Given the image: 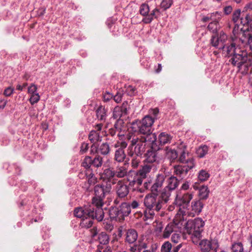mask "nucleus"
<instances>
[{"mask_svg": "<svg viewBox=\"0 0 252 252\" xmlns=\"http://www.w3.org/2000/svg\"><path fill=\"white\" fill-rule=\"evenodd\" d=\"M119 208L121 213L124 217L128 216L131 213V209L128 202H122L120 205Z\"/></svg>", "mask_w": 252, "mask_h": 252, "instance_id": "42", "label": "nucleus"}, {"mask_svg": "<svg viewBox=\"0 0 252 252\" xmlns=\"http://www.w3.org/2000/svg\"><path fill=\"white\" fill-rule=\"evenodd\" d=\"M74 215L76 217L81 219L89 217H95L98 221H102L104 218L102 208L95 207L92 203V205L75 208L74 210Z\"/></svg>", "mask_w": 252, "mask_h": 252, "instance_id": "1", "label": "nucleus"}, {"mask_svg": "<svg viewBox=\"0 0 252 252\" xmlns=\"http://www.w3.org/2000/svg\"><path fill=\"white\" fill-rule=\"evenodd\" d=\"M162 187L157 185L156 184H152L151 187V192L150 194L158 196V193L160 191Z\"/></svg>", "mask_w": 252, "mask_h": 252, "instance_id": "55", "label": "nucleus"}, {"mask_svg": "<svg viewBox=\"0 0 252 252\" xmlns=\"http://www.w3.org/2000/svg\"><path fill=\"white\" fill-rule=\"evenodd\" d=\"M172 136L166 132H161L158 136V142L159 145L162 146L166 144L170 143Z\"/></svg>", "mask_w": 252, "mask_h": 252, "instance_id": "34", "label": "nucleus"}, {"mask_svg": "<svg viewBox=\"0 0 252 252\" xmlns=\"http://www.w3.org/2000/svg\"><path fill=\"white\" fill-rule=\"evenodd\" d=\"M144 204L146 208L155 209L157 212L162 207V201L158 199V196L150 193L145 197Z\"/></svg>", "mask_w": 252, "mask_h": 252, "instance_id": "10", "label": "nucleus"}, {"mask_svg": "<svg viewBox=\"0 0 252 252\" xmlns=\"http://www.w3.org/2000/svg\"><path fill=\"white\" fill-rule=\"evenodd\" d=\"M220 14L219 12H216L215 13H213L211 14L210 16H205L202 18V21L204 22H206L209 21L210 20H214L215 19L214 17H218V19H220Z\"/></svg>", "mask_w": 252, "mask_h": 252, "instance_id": "54", "label": "nucleus"}, {"mask_svg": "<svg viewBox=\"0 0 252 252\" xmlns=\"http://www.w3.org/2000/svg\"><path fill=\"white\" fill-rule=\"evenodd\" d=\"M231 249L232 252H243L244 250L243 245L242 243H235L232 245Z\"/></svg>", "mask_w": 252, "mask_h": 252, "instance_id": "53", "label": "nucleus"}, {"mask_svg": "<svg viewBox=\"0 0 252 252\" xmlns=\"http://www.w3.org/2000/svg\"><path fill=\"white\" fill-rule=\"evenodd\" d=\"M159 113V109L158 108H155L153 109H150L149 110V115L150 116L152 117V118L154 119V121L157 119L158 115Z\"/></svg>", "mask_w": 252, "mask_h": 252, "instance_id": "60", "label": "nucleus"}, {"mask_svg": "<svg viewBox=\"0 0 252 252\" xmlns=\"http://www.w3.org/2000/svg\"><path fill=\"white\" fill-rule=\"evenodd\" d=\"M128 173L127 168L124 166H117L116 168L109 167L103 170L101 177L104 181H108L114 185L118 181L116 178L127 177Z\"/></svg>", "mask_w": 252, "mask_h": 252, "instance_id": "5", "label": "nucleus"}, {"mask_svg": "<svg viewBox=\"0 0 252 252\" xmlns=\"http://www.w3.org/2000/svg\"><path fill=\"white\" fill-rule=\"evenodd\" d=\"M139 12L140 14L144 17L142 22L144 24H148L151 23L154 18H157V14L159 12V10L156 8L149 13V5L147 3H143L139 7Z\"/></svg>", "mask_w": 252, "mask_h": 252, "instance_id": "9", "label": "nucleus"}, {"mask_svg": "<svg viewBox=\"0 0 252 252\" xmlns=\"http://www.w3.org/2000/svg\"><path fill=\"white\" fill-rule=\"evenodd\" d=\"M156 210L153 209H147L144 212L143 220H152L155 216V211Z\"/></svg>", "mask_w": 252, "mask_h": 252, "instance_id": "48", "label": "nucleus"}, {"mask_svg": "<svg viewBox=\"0 0 252 252\" xmlns=\"http://www.w3.org/2000/svg\"><path fill=\"white\" fill-rule=\"evenodd\" d=\"M166 176L162 174H158L153 184L160 186L162 187L163 184L165 180Z\"/></svg>", "mask_w": 252, "mask_h": 252, "instance_id": "51", "label": "nucleus"}, {"mask_svg": "<svg viewBox=\"0 0 252 252\" xmlns=\"http://www.w3.org/2000/svg\"><path fill=\"white\" fill-rule=\"evenodd\" d=\"M199 245L202 252H209L211 250L217 252L219 247L218 241L216 240L210 241L207 239H203L199 242Z\"/></svg>", "mask_w": 252, "mask_h": 252, "instance_id": "19", "label": "nucleus"}, {"mask_svg": "<svg viewBox=\"0 0 252 252\" xmlns=\"http://www.w3.org/2000/svg\"><path fill=\"white\" fill-rule=\"evenodd\" d=\"M210 176L209 173L205 169L200 170L197 174L198 181L204 182L208 180Z\"/></svg>", "mask_w": 252, "mask_h": 252, "instance_id": "45", "label": "nucleus"}, {"mask_svg": "<svg viewBox=\"0 0 252 252\" xmlns=\"http://www.w3.org/2000/svg\"><path fill=\"white\" fill-rule=\"evenodd\" d=\"M193 198V194L191 192H181L178 193L175 200L176 205L179 206H183V208L187 207Z\"/></svg>", "mask_w": 252, "mask_h": 252, "instance_id": "16", "label": "nucleus"}, {"mask_svg": "<svg viewBox=\"0 0 252 252\" xmlns=\"http://www.w3.org/2000/svg\"><path fill=\"white\" fill-rule=\"evenodd\" d=\"M40 99V95L38 93L32 94L29 99V101L32 105L37 103Z\"/></svg>", "mask_w": 252, "mask_h": 252, "instance_id": "58", "label": "nucleus"}, {"mask_svg": "<svg viewBox=\"0 0 252 252\" xmlns=\"http://www.w3.org/2000/svg\"><path fill=\"white\" fill-rule=\"evenodd\" d=\"M250 56H248L247 52L245 50H238V51L233 55L229 60V62L233 65L238 67L241 63L247 61Z\"/></svg>", "mask_w": 252, "mask_h": 252, "instance_id": "15", "label": "nucleus"}, {"mask_svg": "<svg viewBox=\"0 0 252 252\" xmlns=\"http://www.w3.org/2000/svg\"><path fill=\"white\" fill-rule=\"evenodd\" d=\"M107 109L102 105L99 106L96 110L95 113L97 119L101 121H105L107 115Z\"/></svg>", "mask_w": 252, "mask_h": 252, "instance_id": "36", "label": "nucleus"}, {"mask_svg": "<svg viewBox=\"0 0 252 252\" xmlns=\"http://www.w3.org/2000/svg\"><path fill=\"white\" fill-rule=\"evenodd\" d=\"M109 217L112 220H120L124 219L119 208L112 207L109 210Z\"/></svg>", "mask_w": 252, "mask_h": 252, "instance_id": "35", "label": "nucleus"}, {"mask_svg": "<svg viewBox=\"0 0 252 252\" xmlns=\"http://www.w3.org/2000/svg\"><path fill=\"white\" fill-rule=\"evenodd\" d=\"M239 71L243 75L252 73V57H249L247 61L241 63L238 67Z\"/></svg>", "mask_w": 252, "mask_h": 252, "instance_id": "23", "label": "nucleus"}, {"mask_svg": "<svg viewBox=\"0 0 252 252\" xmlns=\"http://www.w3.org/2000/svg\"><path fill=\"white\" fill-rule=\"evenodd\" d=\"M130 129L131 126L128 129L127 133L126 135L125 139L129 141L130 144H133L135 141L140 138V136L138 137L136 135V133H138V132H135Z\"/></svg>", "mask_w": 252, "mask_h": 252, "instance_id": "40", "label": "nucleus"}, {"mask_svg": "<svg viewBox=\"0 0 252 252\" xmlns=\"http://www.w3.org/2000/svg\"><path fill=\"white\" fill-rule=\"evenodd\" d=\"M157 169V168L154 165H150L144 163V165L137 171L138 175L143 179H146L152 171L155 172Z\"/></svg>", "mask_w": 252, "mask_h": 252, "instance_id": "28", "label": "nucleus"}, {"mask_svg": "<svg viewBox=\"0 0 252 252\" xmlns=\"http://www.w3.org/2000/svg\"><path fill=\"white\" fill-rule=\"evenodd\" d=\"M165 156L172 162L177 158L178 153L175 149L166 147L165 149Z\"/></svg>", "mask_w": 252, "mask_h": 252, "instance_id": "37", "label": "nucleus"}, {"mask_svg": "<svg viewBox=\"0 0 252 252\" xmlns=\"http://www.w3.org/2000/svg\"><path fill=\"white\" fill-rule=\"evenodd\" d=\"M134 245L136 247L139 252H141L143 249L145 250L148 248L146 243L140 241H138L137 243H135Z\"/></svg>", "mask_w": 252, "mask_h": 252, "instance_id": "56", "label": "nucleus"}, {"mask_svg": "<svg viewBox=\"0 0 252 252\" xmlns=\"http://www.w3.org/2000/svg\"><path fill=\"white\" fill-rule=\"evenodd\" d=\"M154 119L150 115L145 116L141 120H136L131 124V130L148 136L151 134L156 135L152 132Z\"/></svg>", "mask_w": 252, "mask_h": 252, "instance_id": "4", "label": "nucleus"}, {"mask_svg": "<svg viewBox=\"0 0 252 252\" xmlns=\"http://www.w3.org/2000/svg\"><path fill=\"white\" fill-rule=\"evenodd\" d=\"M138 238L137 231L134 229H128L126 233L125 242L129 244L136 242Z\"/></svg>", "mask_w": 252, "mask_h": 252, "instance_id": "33", "label": "nucleus"}, {"mask_svg": "<svg viewBox=\"0 0 252 252\" xmlns=\"http://www.w3.org/2000/svg\"><path fill=\"white\" fill-rule=\"evenodd\" d=\"M184 224H186V227L189 229V233H192V241L195 243V238L200 239L201 238V233L203 231V227L204 225V222L201 218H196L194 220H189L188 222L184 221Z\"/></svg>", "mask_w": 252, "mask_h": 252, "instance_id": "7", "label": "nucleus"}, {"mask_svg": "<svg viewBox=\"0 0 252 252\" xmlns=\"http://www.w3.org/2000/svg\"><path fill=\"white\" fill-rule=\"evenodd\" d=\"M97 181V178L91 173L87 176V181L83 184L82 188L87 191H91Z\"/></svg>", "mask_w": 252, "mask_h": 252, "instance_id": "29", "label": "nucleus"}, {"mask_svg": "<svg viewBox=\"0 0 252 252\" xmlns=\"http://www.w3.org/2000/svg\"><path fill=\"white\" fill-rule=\"evenodd\" d=\"M180 181L175 176H171L166 180V189L174 190L179 185Z\"/></svg>", "mask_w": 252, "mask_h": 252, "instance_id": "31", "label": "nucleus"}, {"mask_svg": "<svg viewBox=\"0 0 252 252\" xmlns=\"http://www.w3.org/2000/svg\"><path fill=\"white\" fill-rule=\"evenodd\" d=\"M234 41V39L232 38V41L229 44L226 42L224 45V48L220 50H222L223 54H226V56L232 57L238 50L240 49L238 46H236Z\"/></svg>", "mask_w": 252, "mask_h": 252, "instance_id": "24", "label": "nucleus"}, {"mask_svg": "<svg viewBox=\"0 0 252 252\" xmlns=\"http://www.w3.org/2000/svg\"><path fill=\"white\" fill-rule=\"evenodd\" d=\"M37 89V86L35 84H32L28 88V93L30 94H36Z\"/></svg>", "mask_w": 252, "mask_h": 252, "instance_id": "64", "label": "nucleus"}, {"mask_svg": "<svg viewBox=\"0 0 252 252\" xmlns=\"http://www.w3.org/2000/svg\"><path fill=\"white\" fill-rule=\"evenodd\" d=\"M115 187L117 197L114 200V203L116 205L119 203V199H125L129 193V185H126L123 180L117 182Z\"/></svg>", "mask_w": 252, "mask_h": 252, "instance_id": "11", "label": "nucleus"}, {"mask_svg": "<svg viewBox=\"0 0 252 252\" xmlns=\"http://www.w3.org/2000/svg\"><path fill=\"white\" fill-rule=\"evenodd\" d=\"M242 12L241 13V10L238 9L235 10L232 14V21L235 24L240 22V19L242 17Z\"/></svg>", "mask_w": 252, "mask_h": 252, "instance_id": "50", "label": "nucleus"}, {"mask_svg": "<svg viewBox=\"0 0 252 252\" xmlns=\"http://www.w3.org/2000/svg\"><path fill=\"white\" fill-rule=\"evenodd\" d=\"M195 166L194 160L191 159L187 164L178 165L174 166V174L180 177L186 175L188 172Z\"/></svg>", "mask_w": 252, "mask_h": 252, "instance_id": "17", "label": "nucleus"}, {"mask_svg": "<svg viewBox=\"0 0 252 252\" xmlns=\"http://www.w3.org/2000/svg\"><path fill=\"white\" fill-rule=\"evenodd\" d=\"M171 191H172L170 190L166 189V188H164V189L162 190L160 196H158V199H160L162 201V206L166 203L169 200Z\"/></svg>", "mask_w": 252, "mask_h": 252, "instance_id": "39", "label": "nucleus"}, {"mask_svg": "<svg viewBox=\"0 0 252 252\" xmlns=\"http://www.w3.org/2000/svg\"><path fill=\"white\" fill-rule=\"evenodd\" d=\"M127 102H124L121 106H116L113 110V116L115 119H120L123 116L126 115L127 113Z\"/></svg>", "mask_w": 252, "mask_h": 252, "instance_id": "27", "label": "nucleus"}, {"mask_svg": "<svg viewBox=\"0 0 252 252\" xmlns=\"http://www.w3.org/2000/svg\"><path fill=\"white\" fill-rule=\"evenodd\" d=\"M97 240L101 245H107L110 241L109 236L105 232H101L97 236Z\"/></svg>", "mask_w": 252, "mask_h": 252, "instance_id": "43", "label": "nucleus"}, {"mask_svg": "<svg viewBox=\"0 0 252 252\" xmlns=\"http://www.w3.org/2000/svg\"><path fill=\"white\" fill-rule=\"evenodd\" d=\"M183 217L177 216L172 222L169 223L165 227L162 234L163 238H168L172 233L181 232L182 227L185 225Z\"/></svg>", "mask_w": 252, "mask_h": 252, "instance_id": "8", "label": "nucleus"}, {"mask_svg": "<svg viewBox=\"0 0 252 252\" xmlns=\"http://www.w3.org/2000/svg\"><path fill=\"white\" fill-rule=\"evenodd\" d=\"M181 147L183 148V150L181 152L179 158H178V160L180 162L185 163V164H187V162L191 159L194 160V159L192 158H187V157L189 155V153L186 151V146L185 145L181 144L180 145V147Z\"/></svg>", "mask_w": 252, "mask_h": 252, "instance_id": "38", "label": "nucleus"}, {"mask_svg": "<svg viewBox=\"0 0 252 252\" xmlns=\"http://www.w3.org/2000/svg\"><path fill=\"white\" fill-rule=\"evenodd\" d=\"M126 93L128 95L132 96L136 93V89L132 86L128 85L126 88Z\"/></svg>", "mask_w": 252, "mask_h": 252, "instance_id": "62", "label": "nucleus"}, {"mask_svg": "<svg viewBox=\"0 0 252 252\" xmlns=\"http://www.w3.org/2000/svg\"><path fill=\"white\" fill-rule=\"evenodd\" d=\"M119 245V243L118 242H116L114 245L113 246V248L110 246H105L104 248H100L98 247V249L95 252H115L116 251V247H118Z\"/></svg>", "mask_w": 252, "mask_h": 252, "instance_id": "46", "label": "nucleus"}, {"mask_svg": "<svg viewBox=\"0 0 252 252\" xmlns=\"http://www.w3.org/2000/svg\"><path fill=\"white\" fill-rule=\"evenodd\" d=\"M204 204L200 200H193L191 204L190 215L194 216L200 213L203 207Z\"/></svg>", "mask_w": 252, "mask_h": 252, "instance_id": "32", "label": "nucleus"}, {"mask_svg": "<svg viewBox=\"0 0 252 252\" xmlns=\"http://www.w3.org/2000/svg\"><path fill=\"white\" fill-rule=\"evenodd\" d=\"M112 185V183L108 181H106L105 182V181L103 180V183L94 187V196L92 200L93 205L102 208L106 195L109 194L111 190Z\"/></svg>", "mask_w": 252, "mask_h": 252, "instance_id": "2", "label": "nucleus"}, {"mask_svg": "<svg viewBox=\"0 0 252 252\" xmlns=\"http://www.w3.org/2000/svg\"><path fill=\"white\" fill-rule=\"evenodd\" d=\"M218 17L215 18L212 22H210L208 26V29L209 31L213 33H216L217 32L218 28Z\"/></svg>", "mask_w": 252, "mask_h": 252, "instance_id": "47", "label": "nucleus"}, {"mask_svg": "<svg viewBox=\"0 0 252 252\" xmlns=\"http://www.w3.org/2000/svg\"><path fill=\"white\" fill-rule=\"evenodd\" d=\"M173 0H162L160 4L161 7L166 10L171 7L173 4Z\"/></svg>", "mask_w": 252, "mask_h": 252, "instance_id": "57", "label": "nucleus"}, {"mask_svg": "<svg viewBox=\"0 0 252 252\" xmlns=\"http://www.w3.org/2000/svg\"><path fill=\"white\" fill-rule=\"evenodd\" d=\"M127 181L129 182V186L132 188V190L136 191V188L141 186L143 179L138 175L137 171L130 170L128 171Z\"/></svg>", "mask_w": 252, "mask_h": 252, "instance_id": "14", "label": "nucleus"}, {"mask_svg": "<svg viewBox=\"0 0 252 252\" xmlns=\"http://www.w3.org/2000/svg\"><path fill=\"white\" fill-rule=\"evenodd\" d=\"M208 147L206 145L200 146L196 151L197 156L200 158H203L208 152Z\"/></svg>", "mask_w": 252, "mask_h": 252, "instance_id": "49", "label": "nucleus"}, {"mask_svg": "<svg viewBox=\"0 0 252 252\" xmlns=\"http://www.w3.org/2000/svg\"><path fill=\"white\" fill-rule=\"evenodd\" d=\"M152 180L151 179L148 180L146 182H144L143 184L142 183L140 186H139V187L136 188V192L143 193L149 189H151V187L152 185Z\"/></svg>", "mask_w": 252, "mask_h": 252, "instance_id": "44", "label": "nucleus"}, {"mask_svg": "<svg viewBox=\"0 0 252 252\" xmlns=\"http://www.w3.org/2000/svg\"><path fill=\"white\" fill-rule=\"evenodd\" d=\"M240 23L242 26H250L249 30L252 32V11L247 12L243 11L242 17L240 19Z\"/></svg>", "mask_w": 252, "mask_h": 252, "instance_id": "30", "label": "nucleus"}, {"mask_svg": "<svg viewBox=\"0 0 252 252\" xmlns=\"http://www.w3.org/2000/svg\"><path fill=\"white\" fill-rule=\"evenodd\" d=\"M179 232H175L172 235L171 240L173 243L177 244L179 242L180 240V234Z\"/></svg>", "mask_w": 252, "mask_h": 252, "instance_id": "63", "label": "nucleus"}, {"mask_svg": "<svg viewBox=\"0 0 252 252\" xmlns=\"http://www.w3.org/2000/svg\"><path fill=\"white\" fill-rule=\"evenodd\" d=\"M103 126L102 124H98L94 126V129L90 131L89 139L90 141L95 145L98 141H101V136L100 135V131Z\"/></svg>", "mask_w": 252, "mask_h": 252, "instance_id": "20", "label": "nucleus"}, {"mask_svg": "<svg viewBox=\"0 0 252 252\" xmlns=\"http://www.w3.org/2000/svg\"><path fill=\"white\" fill-rule=\"evenodd\" d=\"M192 187L194 190H198V196L199 200L207 199L209 196V190L206 186H199L198 182H195L192 185Z\"/></svg>", "mask_w": 252, "mask_h": 252, "instance_id": "22", "label": "nucleus"}, {"mask_svg": "<svg viewBox=\"0 0 252 252\" xmlns=\"http://www.w3.org/2000/svg\"><path fill=\"white\" fill-rule=\"evenodd\" d=\"M156 135L151 134L148 136H140V138L135 141L134 143L129 144L127 150V154L129 156H133L134 155L140 156L145 151L146 143L149 142L153 144V146L157 141Z\"/></svg>", "mask_w": 252, "mask_h": 252, "instance_id": "3", "label": "nucleus"}, {"mask_svg": "<svg viewBox=\"0 0 252 252\" xmlns=\"http://www.w3.org/2000/svg\"><path fill=\"white\" fill-rule=\"evenodd\" d=\"M233 35L232 37L234 40L239 39L244 45L249 46L250 50L252 51V33L249 28L246 30H243L237 23L235 24L232 31Z\"/></svg>", "mask_w": 252, "mask_h": 252, "instance_id": "6", "label": "nucleus"}, {"mask_svg": "<svg viewBox=\"0 0 252 252\" xmlns=\"http://www.w3.org/2000/svg\"><path fill=\"white\" fill-rule=\"evenodd\" d=\"M110 151V147L107 143H103L98 148L95 145H92L91 148V153L94 152L103 155H107Z\"/></svg>", "mask_w": 252, "mask_h": 252, "instance_id": "26", "label": "nucleus"}, {"mask_svg": "<svg viewBox=\"0 0 252 252\" xmlns=\"http://www.w3.org/2000/svg\"><path fill=\"white\" fill-rule=\"evenodd\" d=\"M123 121L121 119H118L115 123L114 127L110 128L108 131V134L113 137L117 135L119 137L124 136V134H121L122 130V124Z\"/></svg>", "mask_w": 252, "mask_h": 252, "instance_id": "25", "label": "nucleus"}, {"mask_svg": "<svg viewBox=\"0 0 252 252\" xmlns=\"http://www.w3.org/2000/svg\"><path fill=\"white\" fill-rule=\"evenodd\" d=\"M228 39V36L223 32L221 31L218 35H213L211 39V45L219 50L224 48V45Z\"/></svg>", "mask_w": 252, "mask_h": 252, "instance_id": "13", "label": "nucleus"}, {"mask_svg": "<svg viewBox=\"0 0 252 252\" xmlns=\"http://www.w3.org/2000/svg\"><path fill=\"white\" fill-rule=\"evenodd\" d=\"M95 217H89L82 219L80 223L81 228H89L92 227L93 224V220Z\"/></svg>", "mask_w": 252, "mask_h": 252, "instance_id": "41", "label": "nucleus"}, {"mask_svg": "<svg viewBox=\"0 0 252 252\" xmlns=\"http://www.w3.org/2000/svg\"><path fill=\"white\" fill-rule=\"evenodd\" d=\"M103 227L105 230L109 232L111 231L114 228L112 223L108 220H104L103 222Z\"/></svg>", "mask_w": 252, "mask_h": 252, "instance_id": "59", "label": "nucleus"}, {"mask_svg": "<svg viewBox=\"0 0 252 252\" xmlns=\"http://www.w3.org/2000/svg\"><path fill=\"white\" fill-rule=\"evenodd\" d=\"M144 163L150 165H154L157 169L158 165L159 164V160L157 153L155 151L148 150L146 154Z\"/></svg>", "mask_w": 252, "mask_h": 252, "instance_id": "21", "label": "nucleus"}, {"mask_svg": "<svg viewBox=\"0 0 252 252\" xmlns=\"http://www.w3.org/2000/svg\"><path fill=\"white\" fill-rule=\"evenodd\" d=\"M172 248V245L168 242H165L162 246V251L164 252H170Z\"/></svg>", "mask_w": 252, "mask_h": 252, "instance_id": "61", "label": "nucleus"}, {"mask_svg": "<svg viewBox=\"0 0 252 252\" xmlns=\"http://www.w3.org/2000/svg\"><path fill=\"white\" fill-rule=\"evenodd\" d=\"M128 144L126 141H117L112 147L116 149L115 152L114 159L118 162H123L126 158V155L125 153V149L127 147Z\"/></svg>", "mask_w": 252, "mask_h": 252, "instance_id": "12", "label": "nucleus"}, {"mask_svg": "<svg viewBox=\"0 0 252 252\" xmlns=\"http://www.w3.org/2000/svg\"><path fill=\"white\" fill-rule=\"evenodd\" d=\"M103 163V158L99 155H96L93 159L91 157L87 156L84 159L82 166L86 169L93 166L94 167L98 168L101 167Z\"/></svg>", "mask_w": 252, "mask_h": 252, "instance_id": "18", "label": "nucleus"}, {"mask_svg": "<svg viewBox=\"0 0 252 252\" xmlns=\"http://www.w3.org/2000/svg\"><path fill=\"white\" fill-rule=\"evenodd\" d=\"M131 157V165L134 168H137L141 161V156L134 155Z\"/></svg>", "mask_w": 252, "mask_h": 252, "instance_id": "52", "label": "nucleus"}]
</instances>
